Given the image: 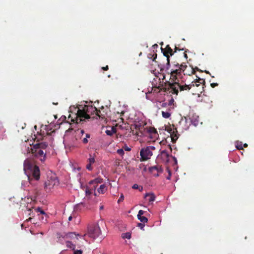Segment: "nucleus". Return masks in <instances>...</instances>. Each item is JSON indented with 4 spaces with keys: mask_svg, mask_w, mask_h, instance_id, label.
Here are the masks:
<instances>
[{
    "mask_svg": "<svg viewBox=\"0 0 254 254\" xmlns=\"http://www.w3.org/2000/svg\"><path fill=\"white\" fill-rule=\"evenodd\" d=\"M34 146L38 147V148H40L42 150L43 149H45L48 146V144L45 142H43L39 143H36Z\"/></svg>",
    "mask_w": 254,
    "mask_h": 254,
    "instance_id": "nucleus-21",
    "label": "nucleus"
},
{
    "mask_svg": "<svg viewBox=\"0 0 254 254\" xmlns=\"http://www.w3.org/2000/svg\"><path fill=\"white\" fill-rule=\"evenodd\" d=\"M195 69H197V70H198V67H195Z\"/></svg>",
    "mask_w": 254,
    "mask_h": 254,
    "instance_id": "nucleus-62",
    "label": "nucleus"
},
{
    "mask_svg": "<svg viewBox=\"0 0 254 254\" xmlns=\"http://www.w3.org/2000/svg\"><path fill=\"white\" fill-rule=\"evenodd\" d=\"M117 153L121 156H123L124 154V151L123 149H119L117 150Z\"/></svg>",
    "mask_w": 254,
    "mask_h": 254,
    "instance_id": "nucleus-33",
    "label": "nucleus"
},
{
    "mask_svg": "<svg viewBox=\"0 0 254 254\" xmlns=\"http://www.w3.org/2000/svg\"><path fill=\"white\" fill-rule=\"evenodd\" d=\"M179 64L175 63L171 65L170 63V58L168 57V61L166 66L161 68L160 71H165L166 73L170 75V79L172 81H177L179 82V79L182 78V74L180 73L179 69Z\"/></svg>",
    "mask_w": 254,
    "mask_h": 254,
    "instance_id": "nucleus-2",
    "label": "nucleus"
},
{
    "mask_svg": "<svg viewBox=\"0 0 254 254\" xmlns=\"http://www.w3.org/2000/svg\"><path fill=\"white\" fill-rule=\"evenodd\" d=\"M140 191H142L143 190V187L139 186V188L138 189Z\"/></svg>",
    "mask_w": 254,
    "mask_h": 254,
    "instance_id": "nucleus-46",
    "label": "nucleus"
},
{
    "mask_svg": "<svg viewBox=\"0 0 254 254\" xmlns=\"http://www.w3.org/2000/svg\"><path fill=\"white\" fill-rule=\"evenodd\" d=\"M135 134H137V135H138V133H137V132H136Z\"/></svg>",
    "mask_w": 254,
    "mask_h": 254,
    "instance_id": "nucleus-63",
    "label": "nucleus"
},
{
    "mask_svg": "<svg viewBox=\"0 0 254 254\" xmlns=\"http://www.w3.org/2000/svg\"><path fill=\"white\" fill-rule=\"evenodd\" d=\"M102 68L104 70H107L109 69V67H108V65H106V66L102 67Z\"/></svg>",
    "mask_w": 254,
    "mask_h": 254,
    "instance_id": "nucleus-44",
    "label": "nucleus"
},
{
    "mask_svg": "<svg viewBox=\"0 0 254 254\" xmlns=\"http://www.w3.org/2000/svg\"><path fill=\"white\" fill-rule=\"evenodd\" d=\"M63 118H64V120H65V119H66V117H65V116H64V117H63Z\"/></svg>",
    "mask_w": 254,
    "mask_h": 254,
    "instance_id": "nucleus-61",
    "label": "nucleus"
},
{
    "mask_svg": "<svg viewBox=\"0 0 254 254\" xmlns=\"http://www.w3.org/2000/svg\"><path fill=\"white\" fill-rule=\"evenodd\" d=\"M135 134H137V135H138V133H137V132H136Z\"/></svg>",
    "mask_w": 254,
    "mask_h": 254,
    "instance_id": "nucleus-64",
    "label": "nucleus"
},
{
    "mask_svg": "<svg viewBox=\"0 0 254 254\" xmlns=\"http://www.w3.org/2000/svg\"><path fill=\"white\" fill-rule=\"evenodd\" d=\"M125 150H126V151H130V149L129 147H127V146H126V148H125Z\"/></svg>",
    "mask_w": 254,
    "mask_h": 254,
    "instance_id": "nucleus-47",
    "label": "nucleus"
},
{
    "mask_svg": "<svg viewBox=\"0 0 254 254\" xmlns=\"http://www.w3.org/2000/svg\"><path fill=\"white\" fill-rule=\"evenodd\" d=\"M122 238L129 239L131 238V234L130 233H124L122 234Z\"/></svg>",
    "mask_w": 254,
    "mask_h": 254,
    "instance_id": "nucleus-28",
    "label": "nucleus"
},
{
    "mask_svg": "<svg viewBox=\"0 0 254 254\" xmlns=\"http://www.w3.org/2000/svg\"><path fill=\"white\" fill-rule=\"evenodd\" d=\"M137 226L140 228V229L144 230V227L145 226L144 223H138Z\"/></svg>",
    "mask_w": 254,
    "mask_h": 254,
    "instance_id": "nucleus-32",
    "label": "nucleus"
},
{
    "mask_svg": "<svg viewBox=\"0 0 254 254\" xmlns=\"http://www.w3.org/2000/svg\"><path fill=\"white\" fill-rule=\"evenodd\" d=\"M188 128H189V127H188V126H187L186 127H185L183 128V129H184L186 130V129H187Z\"/></svg>",
    "mask_w": 254,
    "mask_h": 254,
    "instance_id": "nucleus-55",
    "label": "nucleus"
},
{
    "mask_svg": "<svg viewBox=\"0 0 254 254\" xmlns=\"http://www.w3.org/2000/svg\"><path fill=\"white\" fill-rule=\"evenodd\" d=\"M243 146V147H247L248 146V144L247 143H245Z\"/></svg>",
    "mask_w": 254,
    "mask_h": 254,
    "instance_id": "nucleus-52",
    "label": "nucleus"
},
{
    "mask_svg": "<svg viewBox=\"0 0 254 254\" xmlns=\"http://www.w3.org/2000/svg\"><path fill=\"white\" fill-rule=\"evenodd\" d=\"M36 166L34 163L29 159H26L24 162V171L25 174L27 175L28 179L30 178L29 173H31L32 169Z\"/></svg>",
    "mask_w": 254,
    "mask_h": 254,
    "instance_id": "nucleus-7",
    "label": "nucleus"
},
{
    "mask_svg": "<svg viewBox=\"0 0 254 254\" xmlns=\"http://www.w3.org/2000/svg\"><path fill=\"white\" fill-rule=\"evenodd\" d=\"M154 56H155V57H154V58H153V61H155V59L157 58V54H155L154 55Z\"/></svg>",
    "mask_w": 254,
    "mask_h": 254,
    "instance_id": "nucleus-50",
    "label": "nucleus"
},
{
    "mask_svg": "<svg viewBox=\"0 0 254 254\" xmlns=\"http://www.w3.org/2000/svg\"><path fill=\"white\" fill-rule=\"evenodd\" d=\"M166 130L170 133L172 141L175 142L179 136V134L178 133L177 128L174 127V126L173 125L172 127H168L166 129Z\"/></svg>",
    "mask_w": 254,
    "mask_h": 254,
    "instance_id": "nucleus-14",
    "label": "nucleus"
},
{
    "mask_svg": "<svg viewBox=\"0 0 254 254\" xmlns=\"http://www.w3.org/2000/svg\"><path fill=\"white\" fill-rule=\"evenodd\" d=\"M179 69H180V73L182 74V72H185L186 68L188 67L187 64L185 63H183L181 64H179ZM187 74V73H184V74Z\"/></svg>",
    "mask_w": 254,
    "mask_h": 254,
    "instance_id": "nucleus-23",
    "label": "nucleus"
},
{
    "mask_svg": "<svg viewBox=\"0 0 254 254\" xmlns=\"http://www.w3.org/2000/svg\"><path fill=\"white\" fill-rule=\"evenodd\" d=\"M59 185V180L57 178H51L45 182L44 188L47 190H50L55 186Z\"/></svg>",
    "mask_w": 254,
    "mask_h": 254,
    "instance_id": "nucleus-12",
    "label": "nucleus"
},
{
    "mask_svg": "<svg viewBox=\"0 0 254 254\" xmlns=\"http://www.w3.org/2000/svg\"><path fill=\"white\" fill-rule=\"evenodd\" d=\"M161 50L163 53V55L167 58V61H168V57L170 58V56H172L174 54L173 50L171 48L169 45H167L165 50H164L161 48Z\"/></svg>",
    "mask_w": 254,
    "mask_h": 254,
    "instance_id": "nucleus-16",
    "label": "nucleus"
},
{
    "mask_svg": "<svg viewBox=\"0 0 254 254\" xmlns=\"http://www.w3.org/2000/svg\"><path fill=\"white\" fill-rule=\"evenodd\" d=\"M205 83V80L203 79H201L200 78H198V79H196L195 81H193L191 82V84L189 85H187L186 84L187 86H189V89L188 90H185L184 91H189L192 87H199V92L201 93L204 90H203V85Z\"/></svg>",
    "mask_w": 254,
    "mask_h": 254,
    "instance_id": "nucleus-9",
    "label": "nucleus"
},
{
    "mask_svg": "<svg viewBox=\"0 0 254 254\" xmlns=\"http://www.w3.org/2000/svg\"><path fill=\"white\" fill-rule=\"evenodd\" d=\"M175 51L174 52H176L177 51H183L184 50V49H180L179 47H177V46H175Z\"/></svg>",
    "mask_w": 254,
    "mask_h": 254,
    "instance_id": "nucleus-39",
    "label": "nucleus"
},
{
    "mask_svg": "<svg viewBox=\"0 0 254 254\" xmlns=\"http://www.w3.org/2000/svg\"><path fill=\"white\" fill-rule=\"evenodd\" d=\"M161 76H162V80L165 79V75L163 74L161 75Z\"/></svg>",
    "mask_w": 254,
    "mask_h": 254,
    "instance_id": "nucleus-49",
    "label": "nucleus"
},
{
    "mask_svg": "<svg viewBox=\"0 0 254 254\" xmlns=\"http://www.w3.org/2000/svg\"><path fill=\"white\" fill-rule=\"evenodd\" d=\"M82 254V251L79 250H74V254Z\"/></svg>",
    "mask_w": 254,
    "mask_h": 254,
    "instance_id": "nucleus-36",
    "label": "nucleus"
},
{
    "mask_svg": "<svg viewBox=\"0 0 254 254\" xmlns=\"http://www.w3.org/2000/svg\"><path fill=\"white\" fill-rule=\"evenodd\" d=\"M160 87L158 86V87H153L151 88V91H148V92L147 93H146V98L149 99V97H148V94L152 93V92H156V93H158L160 92V90H159V89Z\"/></svg>",
    "mask_w": 254,
    "mask_h": 254,
    "instance_id": "nucleus-20",
    "label": "nucleus"
},
{
    "mask_svg": "<svg viewBox=\"0 0 254 254\" xmlns=\"http://www.w3.org/2000/svg\"><path fill=\"white\" fill-rule=\"evenodd\" d=\"M205 72L207 73L210 74L209 71H205Z\"/></svg>",
    "mask_w": 254,
    "mask_h": 254,
    "instance_id": "nucleus-60",
    "label": "nucleus"
},
{
    "mask_svg": "<svg viewBox=\"0 0 254 254\" xmlns=\"http://www.w3.org/2000/svg\"><path fill=\"white\" fill-rule=\"evenodd\" d=\"M173 82L171 83L167 81L164 86L162 87L160 90H163L165 92L171 93L173 94L177 95L179 92H184L185 90H188L189 86H187L186 84H184L183 82H179L177 81H172Z\"/></svg>",
    "mask_w": 254,
    "mask_h": 254,
    "instance_id": "nucleus-3",
    "label": "nucleus"
},
{
    "mask_svg": "<svg viewBox=\"0 0 254 254\" xmlns=\"http://www.w3.org/2000/svg\"><path fill=\"white\" fill-rule=\"evenodd\" d=\"M105 132L107 135L111 136L113 134V133L116 132V129L114 127H112L111 130H106Z\"/></svg>",
    "mask_w": 254,
    "mask_h": 254,
    "instance_id": "nucleus-26",
    "label": "nucleus"
},
{
    "mask_svg": "<svg viewBox=\"0 0 254 254\" xmlns=\"http://www.w3.org/2000/svg\"><path fill=\"white\" fill-rule=\"evenodd\" d=\"M80 132H81V133H83V132H84V130H81Z\"/></svg>",
    "mask_w": 254,
    "mask_h": 254,
    "instance_id": "nucleus-58",
    "label": "nucleus"
},
{
    "mask_svg": "<svg viewBox=\"0 0 254 254\" xmlns=\"http://www.w3.org/2000/svg\"><path fill=\"white\" fill-rule=\"evenodd\" d=\"M167 105V104L166 103H163L161 104V106L162 107H166Z\"/></svg>",
    "mask_w": 254,
    "mask_h": 254,
    "instance_id": "nucleus-45",
    "label": "nucleus"
},
{
    "mask_svg": "<svg viewBox=\"0 0 254 254\" xmlns=\"http://www.w3.org/2000/svg\"><path fill=\"white\" fill-rule=\"evenodd\" d=\"M170 175H171V173H170V172H169V176L167 178V179L168 180H169L170 179Z\"/></svg>",
    "mask_w": 254,
    "mask_h": 254,
    "instance_id": "nucleus-53",
    "label": "nucleus"
},
{
    "mask_svg": "<svg viewBox=\"0 0 254 254\" xmlns=\"http://www.w3.org/2000/svg\"><path fill=\"white\" fill-rule=\"evenodd\" d=\"M144 198L149 202H153L155 200V196L153 193H146L144 195Z\"/></svg>",
    "mask_w": 254,
    "mask_h": 254,
    "instance_id": "nucleus-19",
    "label": "nucleus"
},
{
    "mask_svg": "<svg viewBox=\"0 0 254 254\" xmlns=\"http://www.w3.org/2000/svg\"><path fill=\"white\" fill-rule=\"evenodd\" d=\"M32 219V218L31 217H29L28 219H27L26 221L27 222H29L30 221H31V220Z\"/></svg>",
    "mask_w": 254,
    "mask_h": 254,
    "instance_id": "nucleus-48",
    "label": "nucleus"
},
{
    "mask_svg": "<svg viewBox=\"0 0 254 254\" xmlns=\"http://www.w3.org/2000/svg\"><path fill=\"white\" fill-rule=\"evenodd\" d=\"M101 182L100 179H95L93 180L90 181L88 186H86L85 189V193L86 197L91 194L93 192V190L95 192V190L99 183ZM95 195H97L96 192L94 193Z\"/></svg>",
    "mask_w": 254,
    "mask_h": 254,
    "instance_id": "nucleus-6",
    "label": "nucleus"
},
{
    "mask_svg": "<svg viewBox=\"0 0 254 254\" xmlns=\"http://www.w3.org/2000/svg\"><path fill=\"white\" fill-rule=\"evenodd\" d=\"M194 72H195L194 71V69H192V70H191V73L192 74H194Z\"/></svg>",
    "mask_w": 254,
    "mask_h": 254,
    "instance_id": "nucleus-54",
    "label": "nucleus"
},
{
    "mask_svg": "<svg viewBox=\"0 0 254 254\" xmlns=\"http://www.w3.org/2000/svg\"><path fill=\"white\" fill-rule=\"evenodd\" d=\"M142 135H148L152 139L157 138L158 134L156 129L153 127H145Z\"/></svg>",
    "mask_w": 254,
    "mask_h": 254,
    "instance_id": "nucleus-11",
    "label": "nucleus"
},
{
    "mask_svg": "<svg viewBox=\"0 0 254 254\" xmlns=\"http://www.w3.org/2000/svg\"><path fill=\"white\" fill-rule=\"evenodd\" d=\"M137 218L143 223H146L148 221L147 218L145 216H140V217H137Z\"/></svg>",
    "mask_w": 254,
    "mask_h": 254,
    "instance_id": "nucleus-27",
    "label": "nucleus"
},
{
    "mask_svg": "<svg viewBox=\"0 0 254 254\" xmlns=\"http://www.w3.org/2000/svg\"><path fill=\"white\" fill-rule=\"evenodd\" d=\"M124 196L123 194H121V196L120 197L119 200H118V203L120 202L121 201H122L124 200Z\"/></svg>",
    "mask_w": 254,
    "mask_h": 254,
    "instance_id": "nucleus-37",
    "label": "nucleus"
},
{
    "mask_svg": "<svg viewBox=\"0 0 254 254\" xmlns=\"http://www.w3.org/2000/svg\"><path fill=\"white\" fill-rule=\"evenodd\" d=\"M171 109L170 108L168 109V111H162V117L165 119L169 118L171 116Z\"/></svg>",
    "mask_w": 254,
    "mask_h": 254,
    "instance_id": "nucleus-22",
    "label": "nucleus"
},
{
    "mask_svg": "<svg viewBox=\"0 0 254 254\" xmlns=\"http://www.w3.org/2000/svg\"><path fill=\"white\" fill-rule=\"evenodd\" d=\"M107 190V188H106V186L104 184H103V185H101L99 188L98 189V192L99 193H104Z\"/></svg>",
    "mask_w": 254,
    "mask_h": 254,
    "instance_id": "nucleus-24",
    "label": "nucleus"
},
{
    "mask_svg": "<svg viewBox=\"0 0 254 254\" xmlns=\"http://www.w3.org/2000/svg\"><path fill=\"white\" fill-rule=\"evenodd\" d=\"M103 208V206H102L100 207V209H102Z\"/></svg>",
    "mask_w": 254,
    "mask_h": 254,
    "instance_id": "nucleus-59",
    "label": "nucleus"
},
{
    "mask_svg": "<svg viewBox=\"0 0 254 254\" xmlns=\"http://www.w3.org/2000/svg\"><path fill=\"white\" fill-rule=\"evenodd\" d=\"M186 123H187L186 120H182L181 122H179V125L180 126H181V125H184V124H185Z\"/></svg>",
    "mask_w": 254,
    "mask_h": 254,
    "instance_id": "nucleus-38",
    "label": "nucleus"
},
{
    "mask_svg": "<svg viewBox=\"0 0 254 254\" xmlns=\"http://www.w3.org/2000/svg\"><path fill=\"white\" fill-rule=\"evenodd\" d=\"M236 147L239 150L243 149V146L242 142H238L236 145Z\"/></svg>",
    "mask_w": 254,
    "mask_h": 254,
    "instance_id": "nucleus-30",
    "label": "nucleus"
},
{
    "mask_svg": "<svg viewBox=\"0 0 254 254\" xmlns=\"http://www.w3.org/2000/svg\"><path fill=\"white\" fill-rule=\"evenodd\" d=\"M132 189H138L139 188V186L137 184H134L132 187Z\"/></svg>",
    "mask_w": 254,
    "mask_h": 254,
    "instance_id": "nucleus-42",
    "label": "nucleus"
},
{
    "mask_svg": "<svg viewBox=\"0 0 254 254\" xmlns=\"http://www.w3.org/2000/svg\"><path fill=\"white\" fill-rule=\"evenodd\" d=\"M101 225L104 224V222L103 221H101L100 222Z\"/></svg>",
    "mask_w": 254,
    "mask_h": 254,
    "instance_id": "nucleus-56",
    "label": "nucleus"
},
{
    "mask_svg": "<svg viewBox=\"0 0 254 254\" xmlns=\"http://www.w3.org/2000/svg\"><path fill=\"white\" fill-rule=\"evenodd\" d=\"M90 137V134H86V137L85 138H89Z\"/></svg>",
    "mask_w": 254,
    "mask_h": 254,
    "instance_id": "nucleus-51",
    "label": "nucleus"
},
{
    "mask_svg": "<svg viewBox=\"0 0 254 254\" xmlns=\"http://www.w3.org/2000/svg\"><path fill=\"white\" fill-rule=\"evenodd\" d=\"M160 158L163 162H168L169 155L166 150H163L160 153Z\"/></svg>",
    "mask_w": 254,
    "mask_h": 254,
    "instance_id": "nucleus-17",
    "label": "nucleus"
},
{
    "mask_svg": "<svg viewBox=\"0 0 254 254\" xmlns=\"http://www.w3.org/2000/svg\"><path fill=\"white\" fill-rule=\"evenodd\" d=\"M57 238L58 239L59 241L60 240L61 238L65 239H72L75 236H79V234H76L75 233L73 232H69L68 233L64 234L63 235L61 234L60 233H57Z\"/></svg>",
    "mask_w": 254,
    "mask_h": 254,
    "instance_id": "nucleus-15",
    "label": "nucleus"
},
{
    "mask_svg": "<svg viewBox=\"0 0 254 254\" xmlns=\"http://www.w3.org/2000/svg\"><path fill=\"white\" fill-rule=\"evenodd\" d=\"M155 147L153 146H149L142 148L140 151L141 156L140 160L141 161H145L149 159L153 155L152 150H154Z\"/></svg>",
    "mask_w": 254,
    "mask_h": 254,
    "instance_id": "nucleus-5",
    "label": "nucleus"
},
{
    "mask_svg": "<svg viewBox=\"0 0 254 254\" xmlns=\"http://www.w3.org/2000/svg\"><path fill=\"white\" fill-rule=\"evenodd\" d=\"M88 163H90L91 164H94L95 162L94 157H92V156H91V155H90V157L88 159Z\"/></svg>",
    "mask_w": 254,
    "mask_h": 254,
    "instance_id": "nucleus-29",
    "label": "nucleus"
},
{
    "mask_svg": "<svg viewBox=\"0 0 254 254\" xmlns=\"http://www.w3.org/2000/svg\"><path fill=\"white\" fill-rule=\"evenodd\" d=\"M144 213V211L142 210H140L139 211H138V214H137V217H140V216H142L143 214Z\"/></svg>",
    "mask_w": 254,
    "mask_h": 254,
    "instance_id": "nucleus-35",
    "label": "nucleus"
},
{
    "mask_svg": "<svg viewBox=\"0 0 254 254\" xmlns=\"http://www.w3.org/2000/svg\"><path fill=\"white\" fill-rule=\"evenodd\" d=\"M73 218H74L75 219L76 218V216H70L68 217V221H71Z\"/></svg>",
    "mask_w": 254,
    "mask_h": 254,
    "instance_id": "nucleus-41",
    "label": "nucleus"
},
{
    "mask_svg": "<svg viewBox=\"0 0 254 254\" xmlns=\"http://www.w3.org/2000/svg\"><path fill=\"white\" fill-rule=\"evenodd\" d=\"M66 245L68 248L72 249L73 250H75V245L72 244L71 242L68 241H66Z\"/></svg>",
    "mask_w": 254,
    "mask_h": 254,
    "instance_id": "nucleus-25",
    "label": "nucleus"
},
{
    "mask_svg": "<svg viewBox=\"0 0 254 254\" xmlns=\"http://www.w3.org/2000/svg\"><path fill=\"white\" fill-rule=\"evenodd\" d=\"M31 152L33 156L38 158L41 162L45 161L46 154L42 149L33 146L31 148Z\"/></svg>",
    "mask_w": 254,
    "mask_h": 254,
    "instance_id": "nucleus-8",
    "label": "nucleus"
},
{
    "mask_svg": "<svg viewBox=\"0 0 254 254\" xmlns=\"http://www.w3.org/2000/svg\"><path fill=\"white\" fill-rule=\"evenodd\" d=\"M31 173H29L30 178L28 179L30 184H32V180L34 179L36 181H38L40 177V172L38 166H35L32 169Z\"/></svg>",
    "mask_w": 254,
    "mask_h": 254,
    "instance_id": "nucleus-10",
    "label": "nucleus"
},
{
    "mask_svg": "<svg viewBox=\"0 0 254 254\" xmlns=\"http://www.w3.org/2000/svg\"><path fill=\"white\" fill-rule=\"evenodd\" d=\"M211 86L212 87V88H214L215 87L217 86L218 85V84L217 83H211L210 84Z\"/></svg>",
    "mask_w": 254,
    "mask_h": 254,
    "instance_id": "nucleus-40",
    "label": "nucleus"
},
{
    "mask_svg": "<svg viewBox=\"0 0 254 254\" xmlns=\"http://www.w3.org/2000/svg\"><path fill=\"white\" fill-rule=\"evenodd\" d=\"M35 211L37 212H40L42 214H45V213L44 211V210H43L40 207H37V208H35Z\"/></svg>",
    "mask_w": 254,
    "mask_h": 254,
    "instance_id": "nucleus-31",
    "label": "nucleus"
},
{
    "mask_svg": "<svg viewBox=\"0 0 254 254\" xmlns=\"http://www.w3.org/2000/svg\"><path fill=\"white\" fill-rule=\"evenodd\" d=\"M101 234V231L99 226V224H94L89 225L88 227V231L86 234L83 236H81L83 239H85V236L87 235L90 238L96 239Z\"/></svg>",
    "mask_w": 254,
    "mask_h": 254,
    "instance_id": "nucleus-4",
    "label": "nucleus"
},
{
    "mask_svg": "<svg viewBox=\"0 0 254 254\" xmlns=\"http://www.w3.org/2000/svg\"><path fill=\"white\" fill-rule=\"evenodd\" d=\"M76 113L73 114L71 112V114H69L68 119L73 123L78 124L84 121L86 119H89L91 118V116L95 115L100 118L102 119H105V116L101 113L100 110H98L96 107L92 105H79V107L74 108Z\"/></svg>",
    "mask_w": 254,
    "mask_h": 254,
    "instance_id": "nucleus-1",
    "label": "nucleus"
},
{
    "mask_svg": "<svg viewBox=\"0 0 254 254\" xmlns=\"http://www.w3.org/2000/svg\"><path fill=\"white\" fill-rule=\"evenodd\" d=\"M148 171L152 174L153 176L157 177L159 176V174L163 172V168L161 166L157 165L149 167Z\"/></svg>",
    "mask_w": 254,
    "mask_h": 254,
    "instance_id": "nucleus-13",
    "label": "nucleus"
},
{
    "mask_svg": "<svg viewBox=\"0 0 254 254\" xmlns=\"http://www.w3.org/2000/svg\"><path fill=\"white\" fill-rule=\"evenodd\" d=\"M82 142H83L84 143H85V144L87 143L88 142V139H87V138H84L83 139V140H82Z\"/></svg>",
    "mask_w": 254,
    "mask_h": 254,
    "instance_id": "nucleus-43",
    "label": "nucleus"
},
{
    "mask_svg": "<svg viewBox=\"0 0 254 254\" xmlns=\"http://www.w3.org/2000/svg\"><path fill=\"white\" fill-rule=\"evenodd\" d=\"M134 127L135 129L138 130L141 133L140 135H142V133H143L144 131V129L145 127L144 125H142L141 123H137L134 125Z\"/></svg>",
    "mask_w": 254,
    "mask_h": 254,
    "instance_id": "nucleus-18",
    "label": "nucleus"
},
{
    "mask_svg": "<svg viewBox=\"0 0 254 254\" xmlns=\"http://www.w3.org/2000/svg\"><path fill=\"white\" fill-rule=\"evenodd\" d=\"M92 165L91 164H90V163H88L86 165V169L87 170H88L89 171H91L93 169V168L92 167Z\"/></svg>",
    "mask_w": 254,
    "mask_h": 254,
    "instance_id": "nucleus-34",
    "label": "nucleus"
},
{
    "mask_svg": "<svg viewBox=\"0 0 254 254\" xmlns=\"http://www.w3.org/2000/svg\"><path fill=\"white\" fill-rule=\"evenodd\" d=\"M185 57L187 58V55L186 53H184Z\"/></svg>",
    "mask_w": 254,
    "mask_h": 254,
    "instance_id": "nucleus-57",
    "label": "nucleus"
}]
</instances>
